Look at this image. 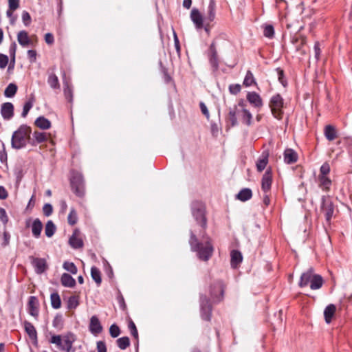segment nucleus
Instances as JSON below:
<instances>
[{"instance_id": "nucleus-1", "label": "nucleus", "mask_w": 352, "mask_h": 352, "mask_svg": "<svg viewBox=\"0 0 352 352\" xmlns=\"http://www.w3.org/2000/svg\"><path fill=\"white\" fill-rule=\"evenodd\" d=\"M203 241H199L196 234L190 231L189 244L192 252L197 253L199 260L208 261L212 256L214 246L211 238L206 233L201 234Z\"/></svg>"}, {"instance_id": "nucleus-2", "label": "nucleus", "mask_w": 352, "mask_h": 352, "mask_svg": "<svg viewBox=\"0 0 352 352\" xmlns=\"http://www.w3.org/2000/svg\"><path fill=\"white\" fill-rule=\"evenodd\" d=\"M226 127L230 129L234 127L241 122L242 124L250 126L253 123V116L249 109H237L229 108L228 113L225 116Z\"/></svg>"}, {"instance_id": "nucleus-3", "label": "nucleus", "mask_w": 352, "mask_h": 352, "mask_svg": "<svg viewBox=\"0 0 352 352\" xmlns=\"http://www.w3.org/2000/svg\"><path fill=\"white\" fill-rule=\"evenodd\" d=\"M31 133L32 128L30 126L26 124L21 125L12 135V147L17 150L25 147L30 140Z\"/></svg>"}, {"instance_id": "nucleus-4", "label": "nucleus", "mask_w": 352, "mask_h": 352, "mask_svg": "<svg viewBox=\"0 0 352 352\" xmlns=\"http://www.w3.org/2000/svg\"><path fill=\"white\" fill-rule=\"evenodd\" d=\"M192 214L197 224H199L202 230L201 234H206L208 219L206 217V207L205 204L199 201H195L192 204Z\"/></svg>"}, {"instance_id": "nucleus-5", "label": "nucleus", "mask_w": 352, "mask_h": 352, "mask_svg": "<svg viewBox=\"0 0 352 352\" xmlns=\"http://www.w3.org/2000/svg\"><path fill=\"white\" fill-rule=\"evenodd\" d=\"M69 183L72 192L76 196L82 198L85 195V180L81 173L72 170L70 171Z\"/></svg>"}, {"instance_id": "nucleus-6", "label": "nucleus", "mask_w": 352, "mask_h": 352, "mask_svg": "<svg viewBox=\"0 0 352 352\" xmlns=\"http://www.w3.org/2000/svg\"><path fill=\"white\" fill-rule=\"evenodd\" d=\"M226 283L222 280H216L209 286V295L213 303H219L223 300Z\"/></svg>"}, {"instance_id": "nucleus-7", "label": "nucleus", "mask_w": 352, "mask_h": 352, "mask_svg": "<svg viewBox=\"0 0 352 352\" xmlns=\"http://www.w3.org/2000/svg\"><path fill=\"white\" fill-rule=\"evenodd\" d=\"M269 107L274 118L280 120L283 118L284 99L280 94L272 96L269 102Z\"/></svg>"}, {"instance_id": "nucleus-8", "label": "nucleus", "mask_w": 352, "mask_h": 352, "mask_svg": "<svg viewBox=\"0 0 352 352\" xmlns=\"http://www.w3.org/2000/svg\"><path fill=\"white\" fill-rule=\"evenodd\" d=\"M320 211L324 214L327 223L330 225L335 212V205L330 196H322Z\"/></svg>"}, {"instance_id": "nucleus-9", "label": "nucleus", "mask_w": 352, "mask_h": 352, "mask_svg": "<svg viewBox=\"0 0 352 352\" xmlns=\"http://www.w3.org/2000/svg\"><path fill=\"white\" fill-rule=\"evenodd\" d=\"M200 316L202 320L210 322L212 316V305L211 300L206 295L201 294L199 297Z\"/></svg>"}, {"instance_id": "nucleus-10", "label": "nucleus", "mask_w": 352, "mask_h": 352, "mask_svg": "<svg viewBox=\"0 0 352 352\" xmlns=\"http://www.w3.org/2000/svg\"><path fill=\"white\" fill-rule=\"evenodd\" d=\"M273 182V173L272 167L269 166L261 179V190L263 192H270Z\"/></svg>"}, {"instance_id": "nucleus-11", "label": "nucleus", "mask_w": 352, "mask_h": 352, "mask_svg": "<svg viewBox=\"0 0 352 352\" xmlns=\"http://www.w3.org/2000/svg\"><path fill=\"white\" fill-rule=\"evenodd\" d=\"M34 38L36 41L37 37L35 34L32 35L30 37L25 30L19 31L17 34V41L23 47L28 46H34Z\"/></svg>"}, {"instance_id": "nucleus-12", "label": "nucleus", "mask_w": 352, "mask_h": 352, "mask_svg": "<svg viewBox=\"0 0 352 352\" xmlns=\"http://www.w3.org/2000/svg\"><path fill=\"white\" fill-rule=\"evenodd\" d=\"M208 57L209 63L211 67H212L213 70H217L219 69V61L216 48V44L214 41L212 42L208 48Z\"/></svg>"}, {"instance_id": "nucleus-13", "label": "nucleus", "mask_w": 352, "mask_h": 352, "mask_svg": "<svg viewBox=\"0 0 352 352\" xmlns=\"http://www.w3.org/2000/svg\"><path fill=\"white\" fill-rule=\"evenodd\" d=\"M30 258L31 260V263L34 268V271L37 274H41L47 270L48 265L45 258L34 256H30Z\"/></svg>"}, {"instance_id": "nucleus-14", "label": "nucleus", "mask_w": 352, "mask_h": 352, "mask_svg": "<svg viewBox=\"0 0 352 352\" xmlns=\"http://www.w3.org/2000/svg\"><path fill=\"white\" fill-rule=\"evenodd\" d=\"M27 306L29 314L37 319L39 314V302L37 297L34 296H30Z\"/></svg>"}, {"instance_id": "nucleus-15", "label": "nucleus", "mask_w": 352, "mask_h": 352, "mask_svg": "<svg viewBox=\"0 0 352 352\" xmlns=\"http://www.w3.org/2000/svg\"><path fill=\"white\" fill-rule=\"evenodd\" d=\"M247 101L254 108L261 109L263 106V101L261 96L255 91H249L246 95Z\"/></svg>"}, {"instance_id": "nucleus-16", "label": "nucleus", "mask_w": 352, "mask_h": 352, "mask_svg": "<svg viewBox=\"0 0 352 352\" xmlns=\"http://www.w3.org/2000/svg\"><path fill=\"white\" fill-rule=\"evenodd\" d=\"M69 244L74 249H80L83 248V240L80 236V232L78 228L74 229L73 231V234L69 239Z\"/></svg>"}, {"instance_id": "nucleus-17", "label": "nucleus", "mask_w": 352, "mask_h": 352, "mask_svg": "<svg viewBox=\"0 0 352 352\" xmlns=\"http://www.w3.org/2000/svg\"><path fill=\"white\" fill-rule=\"evenodd\" d=\"M314 270L313 267H310L306 272H303L298 282V286L301 288L307 287L309 284L310 285L314 276H315Z\"/></svg>"}, {"instance_id": "nucleus-18", "label": "nucleus", "mask_w": 352, "mask_h": 352, "mask_svg": "<svg viewBox=\"0 0 352 352\" xmlns=\"http://www.w3.org/2000/svg\"><path fill=\"white\" fill-rule=\"evenodd\" d=\"M270 151L264 150L256 161V166L258 172H262L267 166L269 161Z\"/></svg>"}, {"instance_id": "nucleus-19", "label": "nucleus", "mask_w": 352, "mask_h": 352, "mask_svg": "<svg viewBox=\"0 0 352 352\" xmlns=\"http://www.w3.org/2000/svg\"><path fill=\"white\" fill-rule=\"evenodd\" d=\"M1 113L4 120H9L14 116V105L7 102L1 104Z\"/></svg>"}, {"instance_id": "nucleus-20", "label": "nucleus", "mask_w": 352, "mask_h": 352, "mask_svg": "<svg viewBox=\"0 0 352 352\" xmlns=\"http://www.w3.org/2000/svg\"><path fill=\"white\" fill-rule=\"evenodd\" d=\"M190 19L197 29H202L204 27V17L199 10L193 8L190 12Z\"/></svg>"}, {"instance_id": "nucleus-21", "label": "nucleus", "mask_w": 352, "mask_h": 352, "mask_svg": "<svg viewBox=\"0 0 352 352\" xmlns=\"http://www.w3.org/2000/svg\"><path fill=\"white\" fill-rule=\"evenodd\" d=\"M56 69V67L55 65L52 66L48 69L49 76L47 78V82L50 85V86L54 89L60 88V83L58 76L54 73Z\"/></svg>"}, {"instance_id": "nucleus-22", "label": "nucleus", "mask_w": 352, "mask_h": 352, "mask_svg": "<svg viewBox=\"0 0 352 352\" xmlns=\"http://www.w3.org/2000/svg\"><path fill=\"white\" fill-rule=\"evenodd\" d=\"M89 329L94 335H98L102 331V326L96 316H93L90 318Z\"/></svg>"}, {"instance_id": "nucleus-23", "label": "nucleus", "mask_w": 352, "mask_h": 352, "mask_svg": "<svg viewBox=\"0 0 352 352\" xmlns=\"http://www.w3.org/2000/svg\"><path fill=\"white\" fill-rule=\"evenodd\" d=\"M243 256L240 251L233 250L230 252V265L232 269H237L242 263Z\"/></svg>"}, {"instance_id": "nucleus-24", "label": "nucleus", "mask_w": 352, "mask_h": 352, "mask_svg": "<svg viewBox=\"0 0 352 352\" xmlns=\"http://www.w3.org/2000/svg\"><path fill=\"white\" fill-rule=\"evenodd\" d=\"M318 185L320 188L324 192H328L331 190L332 185V180L329 176H318L317 178Z\"/></svg>"}, {"instance_id": "nucleus-25", "label": "nucleus", "mask_w": 352, "mask_h": 352, "mask_svg": "<svg viewBox=\"0 0 352 352\" xmlns=\"http://www.w3.org/2000/svg\"><path fill=\"white\" fill-rule=\"evenodd\" d=\"M33 137L34 138V141L37 144L50 141V143L54 144V142L52 139V135L50 133L35 131L33 133Z\"/></svg>"}, {"instance_id": "nucleus-26", "label": "nucleus", "mask_w": 352, "mask_h": 352, "mask_svg": "<svg viewBox=\"0 0 352 352\" xmlns=\"http://www.w3.org/2000/svg\"><path fill=\"white\" fill-rule=\"evenodd\" d=\"M284 162L287 164L296 163L298 160V153L292 148H286L283 153Z\"/></svg>"}, {"instance_id": "nucleus-27", "label": "nucleus", "mask_w": 352, "mask_h": 352, "mask_svg": "<svg viewBox=\"0 0 352 352\" xmlns=\"http://www.w3.org/2000/svg\"><path fill=\"white\" fill-rule=\"evenodd\" d=\"M74 341L75 339L74 338V334L72 333H68L67 335L63 336L64 344H62L60 349L65 351L66 352H71Z\"/></svg>"}, {"instance_id": "nucleus-28", "label": "nucleus", "mask_w": 352, "mask_h": 352, "mask_svg": "<svg viewBox=\"0 0 352 352\" xmlns=\"http://www.w3.org/2000/svg\"><path fill=\"white\" fill-rule=\"evenodd\" d=\"M216 1L215 0H210L208 8H207V14L205 20L208 22H212L215 19L216 17Z\"/></svg>"}, {"instance_id": "nucleus-29", "label": "nucleus", "mask_w": 352, "mask_h": 352, "mask_svg": "<svg viewBox=\"0 0 352 352\" xmlns=\"http://www.w3.org/2000/svg\"><path fill=\"white\" fill-rule=\"evenodd\" d=\"M291 42L296 45V51H300L307 43V37L299 34H296L292 36Z\"/></svg>"}, {"instance_id": "nucleus-30", "label": "nucleus", "mask_w": 352, "mask_h": 352, "mask_svg": "<svg viewBox=\"0 0 352 352\" xmlns=\"http://www.w3.org/2000/svg\"><path fill=\"white\" fill-rule=\"evenodd\" d=\"M24 329L30 339L33 342H37V332L34 326L30 322L25 321Z\"/></svg>"}, {"instance_id": "nucleus-31", "label": "nucleus", "mask_w": 352, "mask_h": 352, "mask_svg": "<svg viewBox=\"0 0 352 352\" xmlns=\"http://www.w3.org/2000/svg\"><path fill=\"white\" fill-rule=\"evenodd\" d=\"M324 134L329 141H333L338 138L336 129L331 124L325 126Z\"/></svg>"}, {"instance_id": "nucleus-32", "label": "nucleus", "mask_w": 352, "mask_h": 352, "mask_svg": "<svg viewBox=\"0 0 352 352\" xmlns=\"http://www.w3.org/2000/svg\"><path fill=\"white\" fill-rule=\"evenodd\" d=\"M60 283L63 286L67 287H74L76 286L75 279L69 274L63 273L60 277Z\"/></svg>"}, {"instance_id": "nucleus-33", "label": "nucleus", "mask_w": 352, "mask_h": 352, "mask_svg": "<svg viewBox=\"0 0 352 352\" xmlns=\"http://www.w3.org/2000/svg\"><path fill=\"white\" fill-rule=\"evenodd\" d=\"M252 197V191L248 188H242L236 195V199L243 202L250 200Z\"/></svg>"}, {"instance_id": "nucleus-34", "label": "nucleus", "mask_w": 352, "mask_h": 352, "mask_svg": "<svg viewBox=\"0 0 352 352\" xmlns=\"http://www.w3.org/2000/svg\"><path fill=\"white\" fill-rule=\"evenodd\" d=\"M32 232L35 238H38L43 229V223L39 219H35L32 223Z\"/></svg>"}, {"instance_id": "nucleus-35", "label": "nucleus", "mask_w": 352, "mask_h": 352, "mask_svg": "<svg viewBox=\"0 0 352 352\" xmlns=\"http://www.w3.org/2000/svg\"><path fill=\"white\" fill-rule=\"evenodd\" d=\"M336 307L333 304H330L326 307L324 311V320L327 323H330L336 313Z\"/></svg>"}, {"instance_id": "nucleus-36", "label": "nucleus", "mask_w": 352, "mask_h": 352, "mask_svg": "<svg viewBox=\"0 0 352 352\" xmlns=\"http://www.w3.org/2000/svg\"><path fill=\"white\" fill-rule=\"evenodd\" d=\"M36 126L41 129L46 130L51 127V122L44 116H39L34 122Z\"/></svg>"}, {"instance_id": "nucleus-37", "label": "nucleus", "mask_w": 352, "mask_h": 352, "mask_svg": "<svg viewBox=\"0 0 352 352\" xmlns=\"http://www.w3.org/2000/svg\"><path fill=\"white\" fill-rule=\"evenodd\" d=\"M324 284V280L321 275L316 274L310 283V288L313 290L320 289Z\"/></svg>"}, {"instance_id": "nucleus-38", "label": "nucleus", "mask_w": 352, "mask_h": 352, "mask_svg": "<svg viewBox=\"0 0 352 352\" xmlns=\"http://www.w3.org/2000/svg\"><path fill=\"white\" fill-rule=\"evenodd\" d=\"M243 85L248 87L252 85L257 86L256 79L250 70H248L243 79Z\"/></svg>"}, {"instance_id": "nucleus-39", "label": "nucleus", "mask_w": 352, "mask_h": 352, "mask_svg": "<svg viewBox=\"0 0 352 352\" xmlns=\"http://www.w3.org/2000/svg\"><path fill=\"white\" fill-rule=\"evenodd\" d=\"M128 329L131 333V335L136 340V344H137V347H138V342H139L138 331L137 327H136L134 322L130 318L128 320Z\"/></svg>"}, {"instance_id": "nucleus-40", "label": "nucleus", "mask_w": 352, "mask_h": 352, "mask_svg": "<svg viewBox=\"0 0 352 352\" xmlns=\"http://www.w3.org/2000/svg\"><path fill=\"white\" fill-rule=\"evenodd\" d=\"M50 300H51V305L52 307L55 309H58L60 308L61 307V300L60 295L58 292H53L50 295Z\"/></svg>"}, {"instance_id": "nucleus-41", "label": "nucleus", "mask_w": 352, "mask_h": 352, "mask_svg": "<svg viewBox=\"0 0 352 352\" xmlns=\"http://www.w3.org/2000/svg\"><path fill=\"white\" fill-rule=\"evenodd\" d=\"M91 276L93 280L96 282L98 286L100 285L102 283L101 272L100 270L96 266L91 268Z\"/></svg>"}, {"instance_id": "nucleus-42", "label": "nucleus", "mask_w": 352, "mask_h": 352, "mask_svg": "<svg viewBox=\"0 0 352 352\" xmlns=\"http://www.w3.org/2000/svg\"><path fill=\"white\" fill-rule=\"evenodd\" d=\"M18 87L14 83H10L4 91V96L7 98H12L16 94Z\"/></svg>"}, {"instance_id": "nucleus-43", "label": "nucleus", "mask_w": 352, "mask_h": 352, "mask_svg": "<svg viewBox=\"0 0 352 352\" xmlns=\"http://www.w3.org/2000/svg\"><path fill=\"white\" fill-rule=\"evenodd\" d=\"M56 232V226L52 221H48L45 224V233L47 237H52Z\"/></svg>"}, {"instance_id": "nucleus-44", "label": "nucleus", "mask_w": 352, "mask_h": 352, "mask_svg": "<svg viewBox=\"0 0 352 352\" xmlns=\"http://www.w3.org/2000/svg\"><path fill=\"white\" fill-rule=\"evenodd\" d=\"M117 346L121 349L124 350L130 346V340L129 337L124 336L116 340Z\"/></svg>"}, {"instance_id": "nucleus-45", "label": "nucleus", "mask_w": 352, "mask_h": 352, "mask_svg": "<svg viewBox=\"0 0 352 352\" xmlns=\"http://www.w3.org/2000/svg\"><path fill=\"white\" fill-rule=\"evenodd\" d=\"M52 325L54 328L60 331L63 329L64 321L63 317L60 314H57L53 319Z\"/></svg>"}, {"instance_id": "nucleus-46", "label": "nucleus", "mask_w": 352, "mask_h": 352, "mask_svg": "<svg viewBox=\"0 0 352 352\" xmlns=\"http://www.w3.org/2000/svg\"><path fill=\"white\" fill-rule=\"evenodd\" d=\"M263 35L268 38H272L274 36V28L271 24L263 25Z\"/></svg>"}, {"instance_id": "nucleus-47", "label": "nucleus", "mask_w": 352, "mask_h": 352, "mask_svg": "<svg viewBox=\"0 0 352 352\" xmlns=\"http://www.w3.org/2000/svg\"><path fill=\"white\" fill-rule=\"evenodd\" d=\"M276 71L277 72L278 81L281 83V85L283 87H285L287 85V80L285 76L284 70L283 69H281L280 67H277L276 69Z\"/></svg>"}, {"instance_id": "nucleus-48", "label": "nucleus", "mask_w": 352, "mask_h": 352, "mask_svg": "<svg viewBox=\"0 0 352 352\" xmlns=\"http://www.w3.org/2000/svg\"><path fill=\"white\" fill-rule=\"evenodd\" d=\"M67 221L70 226H74L78 221L77 212L74 208H72L67 217Z\"/></svg>"}, {"instance_id": "nucleus-49", "label": "nucleus", "mask_w": 352, "mask_h": 352, "mask_svg": "<svg viewBox=\"0 0 352 352\" xmlns=\"http://www.w3.org/2000/svg\"><path fill=\"white\" fill-rule=\"evenodd\" d=\"M79 305L78 297L76 296H72L69 298L67 301V308L69 309H76Z\"/></svg>"}, {"instance_id": "nucleus-50", "label": "nucleus", "mask_w": 352, "mask_h": 352, "mask_svg": "<svg viewBox=\"0 0 352 352\" xmlns=\"http://www.w3.org/2000/svg\"><path fill=\"white\" fill-rule=\"evenodd\" d=\"M331 171V167L329 162H326L322 164L320 168L319 174L318 176H329Z\"/></svg>"}, {"instance_id": "nucleus-51", "label": "nucleus", "mask_w": 352, "mask_h": 352, "mask_svg": "<svg viewBox=\"0 0 352 352\" xmlns=\"http://www.w3.org/2000/svg\"><path fill=\"white\" fill-rule=\"evenodd\" d=\"M63 268L72 273V274H76L78 272V269L75 264L72 262L65 261L63 263Z\"/></svg>"}, {"instance_id": "nucleus-52", "label": "nucleus", "mask_w": 352, "mask_h": 352, "mask_svg": "<svg viewBox=\"0 0 352 352\" xmlns=\"http://www.w3.org/2000/svg\"><path fill=\"white\" fill-rule=\"evenodd\" d=\"M33 102H34V100H33V98H32V99H30L29 100H28L27 102H25V103L24 104L23 108V111L21 113V116L23 118H25L27 116V115L28 114L30 110L33 107Z\"/></svg>"}, {"instance_id": "nucleus-53", "label": "nucleus", "mask_w": 352, "mask_h": 352, "mask_svg": "<svg viewBox=\"0 0 352 352\" xmlns=\"http://www.w3.org/2000/svg\"><path fill=\"white\" fill-rule=\"evenodd\" d=\"M109 333L113 338H117L120 334V329L116 324L110 326Z\"/></svg>"}, {"instance_id": "nucleus-54", "label": "nucleus", "mask_w": 352, "mask_h": 352, "mask_svg": "<svg viewBox=\"0 0 352 352\" xmlns=\"http://www.w3.org/2000/svg\"><path fill=\"white\" fill-rule=\"evenodd\" d=\"M229 91L232 95H237L241 91V86L240 84H231L228 87Z\"/></svg>"}, {"instance_id": "nucleus-55", "label": "nucleus", "mask_w": 352, "mask_h": 352, "mask_svg": "<svg viewBox=\"0 0 352 352\" xmlns=\"http://www.w3.org/2000/svg\"><path fill=\"white\" fill-rule=\"evenodd\" d=\"M50 342L56 344L60 349L63 343L62 337L60 335H54L51 337Z\"/></svg>"}, {"instance_id": "nucleus-56", "label": "nucleus", "mask_w": 352, "mask_h": 352, "mask_svg": "<svg viewBox=\"0 0 352 352\" xmlns=\"http://www.w3.org/2000/svg\"><path fill=\"white\" fill-rule=\"evenodd\" d=\"M22 21L25 26L28 27L31 24L32 18L28 11H23L22 12Z\"/></svg>"}, {"instance_id": "nucleus-57", "label": "nucleus", "mask_w": 352, "mask_h": 352, "mask_svg": "<svg viewBox=\"0 0 352 352\" xmlns=\"http://www.w3.org/2000/svg\"><path fill=\"white\" fill-rule=\"evenodd\" d=\"M321 44L319 41H316L314 46V50L315 52V58L317 61L320 60V54H321V48H320Z\"/></svg>"}, {"instance_id": "nucleus-58", "label": "nucleus", "mask_w": 352, "mask_h": 352, "mask_svg": "<svg viewBox=\"0 0 352 352\" xmlns=\"http://www.w3.org/2000/svg\"><path fill=\"white\" fill-rule=\"evenodd\" d=\"M232 108H236L237 109H248L246 101L241 98L238 100L236 104H234Z\"/></svg>"}, {"instance_id": "nucleus-59", "label": "nucleus", "mask_w": 352, "mask_h": 352, "mask_svg": "<svg viewBox=\"0 0 352 352\" xmlns=\"http://www.w3.org/2000/svg\"><path fill=\"white\" fill-rule=\"evenodd\" d=\"M43 212L45 217L50 216L53 212L52 206L50 204H45L43 207Z\"/></svg>"}, {"instance_id": "nucleus-60", "label": "nucleus", "mask_w": 352, "mask_h": 352, "mask_svg": "<svg viewBox=\"0 0 352 352\" xmlns=\"http://www.w3.org/2000/svg\"><path fill=\"white\" fill-rule=\"evenodd\" d=\"M64 95H65L66 100L69 102H72L73 93H72V89L70 87H67V88L64 89Z\"/></svg>"}, {"instance_id": "nucleus-61", "label": "nucleus", "mask_w": 352, "mask_h": 352, "mask_svg": "<svg viewBox=\"0 0 352 352\" xmlns=\"http://www.w3.org/2000/svg\"><path fill=\"white\" fill-rule=\"evenodd\" d=\"M37 53L34 50H29L28 51V58L31 63H35L36 60Z\"/></svg>"}, {"instance_id": "nucleus-62", "label": "nucleus", "mask_w": 352, "mask_h": 352, "mask_svg": "<svg viewBox=\"0 0 352 352\" xmlns=\"http://www.w3.org/2000/svg\"><path fill=\"white\" fill-rule=\"evenodd\" d=\"M20 6V0H8V8L10 10H16Z\"/></svg>"}, {"instance_id": "nucleus-63", "label": "nucleus", "mask_w": 352, "mask_h": 352, "mask_svg": "<svg viewBox=\"0 0 352 352\" xmlns=\"http://www.w3.org/2000/svg\"><path fill=\"white\" fill-rule=\"evenodd\" d=\"M45 41L47 45H52L54 43V37L52 33H46L44 36Z\"/></svg>"}, {"instance_id": "nucleus-64", "label": "nucleus", "mask_w": 352, "mask_h": 352, "mask_svg": "<svg viewBox=\"0 0 352 352\" xmlns=\"http://www.w3.org/2000/svg\"><path fill=\"white\" fill-rule=\"evenodd\" d=\"M97 352H107L106 344L103 341L97 342Z\"/></svg>"}]
</instances>
